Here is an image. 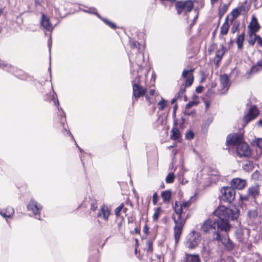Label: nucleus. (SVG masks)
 Masks as SVG:
<instances>
[{
    "label": "nucleus",
    "mask_w": 262,
    "mask_h": 262,
    "mask_svg": "<svg viewBox=\"0 0 262 262\" xmlns=\"http://www.w3.org/2000/svg\"><path fill=\"white\" fill-rule=\"evenodd\" d=\"M194 69L184 70L182 73V78L184 80L186 86H191L194 81L193 72Z\"/></svg>",
    "instance_id": "14"
},
{
    "label": "nucleus",
    "mask_w": 262,
    "mask_h": 262,
    "mask_svg": "<svg viewBox=\"0 0 262 262\" xmlns=\"http://www.w3.org/2000/svg\"><path fill=\"white\" fill-rule=\"evenodd\" d=\"M61 113L60 115L57 117L55 120L54 127L59 132L63 134H68L71 135V134L69 130L67 129V125L66 124V118L65 114L62 108H61Z\"/></svg>",
    "instance_id": "5"
},
{
    "label": "nucleus",
    "mask_w": 262,
    "mask_h": 262,
    "mask_svg": "<svg viewBox=\"0 0 262 262\" xmlns=\"http://www.w3.org/2000/svg\"><path fill=\"white\" fill-rule=\"evenodd\" d=\"M184 262H202L201 259L199 254L185 253L184 258Z\"/></svg>",
    "instance_id": "25"
},
{
    "label": "nucleus",
    "mask_w": 262,
    "mask_h": 262,
    "mask_svg": "<svg viewBox=\"0 0 262 262\" xmlns=\"http://www.w3.org/2000/svg\"><path fill=\"white\" fill-rule=\"evenodd\" d=\"M230 187L234 190H242L245 188L247 185V182L245 180L239 178L232 179L230 182Z\"/></svg>",
    "instance_id": "16"
},
{
    "label": "nucleus",
    "mask_w": 262,
    "mask_h": 262,
    "mask_svg": "<svg viewBox=\"0 0 262 262\" xmlns=\"http://www.w3.org/2000/svg\"><path fill=\"white\" fill-rule=\"evenodd\" d=\"M204 104L205 106V110L208 111L210 107V102L208 100H205L204 101Z\"/></svg>",
    "instance_id": "56"
},
{
    "label": "nucleus",
    "mask_w": 262,
    "mask_h": 262,
    "mask_svg": "<svg viewBox=\"0 0 262 262\" xmlns=\"http://www.w3.org/2000/svg\"><path fill=\"white\" fill-rule=\"evenodd\" d=\"M43 2L44 0H35V4L38 6L41 5Z\"/></svg>",
    "instance_id": "61"
},
{
    "label": "nucleus",
    "mask_w": 262,
    "mask_h": 262,
    "mask_svg": "<svg viewBox=\"0 0 262 262\" xmlns=\"http://www.w3.org/2000/svg\"><path fill=\"white\" fill-rule=\"evenodd\" d=\"M257 124L258 125H260L262 127V119H260L259 120L258 122H257Z\"/></svg>",
    "instance_id": "64"
},
{
    "label": "nucleus",
    "mask_w": 262,
    "mask_h": 262,
    "mask_svg": "<svg viewBox=\"0 0 262 262\" xmlns=\"http://www.w3.org/2000/svg\"><path fill=\"white\" fill-rule=\"evenodd\" d=\"M251 197L248 193L246 195H240V200L243 202L249 201L250 198Z\"/></svg>",
    "instance_id": "48"
},
{
    "label": "nucleus",
    "mask_w": 262,
    "mask_h": 262,
    "mask_svg": "<svg viewBox=\"0 0 262 262\" xmlns=\"http://www.w3.org/2000/svg\"><path fill=\"white\" fill-rule=\"evenodd\" d=\"M110 214L111 211L108 206L105 204H103L98 211L97 216L102 217L105 222H107Z\"/></svg>",
    "instance_id": "19"
},
{
    "label": "nucleus",
    "mask_w": 262,
    "mask_h": 262,
    "mask_svg": "<svg viewBox=\"0 0 262 262\" xmlns=\"http://www.w3.org/2000/svg\"><path fill=\"white\" fill-rule=\"evenodd\" d=\"M239 23L238 21L235 22L231 28V32L233 34H234L236 32L238 31L239 30Z\"/></svg>",
    "instance_id": "45"
},
{
    "label": "nucleus",
    "mask_w": 262,
    "mask_h": 262,
    "mask_svg": "<svg viewBox=\"0 0 262 262\" xmlns=\"http://www.w3.org/2000/svg\"><path fill=\"white\" fill-rule=\"evenodd\" d=\"M175 180V177L173 173L171 172L168 173L167 176L166 178V183H172L174 182Z\"/></svg>",
    "instance_id": "43"
},
{
    "label": "nucleus",
    "mask_w": 262,
    "mask_h": 262,
    "mask_svg": "<svg viewBox=\"0 0 262 262\" xmlns=\"http://www.w3.org/2000/svg\"><path fill=\"white\" fill-rule=\"evenodd\" d=\"M140 227H136L135 229H134V231H132L130 232V233L132 234H138V235H140Z\"/></svg>",
    "instance_id": "53"
},
{
    "label": "nucleus",
    "mask_w": 262,
    "mask_h": 262,
    "mask_svg": "<svg viewBox=\"0 0 262 262\" xmlns=\"http://www.w3.org/2000/svg\"><path fill=\"white\" fill-rule=\"evenodd\" d=\"M245 36V32H243L241 34L239 35L237 37L236 43L237 45V48L238 49H242L243 48Z\"/></svg>",
    "instance_id": "36"
},
{
    "label": "nucleus",
    "mask_w": 262,
    "mask_h": 262,
    "mask_svg": "<svg viewBox=\"0 0 262 262\" xmlns=\"http://www.w3.org/2000/svg\"><path fill=\"white\" fill-rule=\"evenodd\" d=\"M82 205H89L90 206V210L93 212L95 211L98 208L97 201L94 199L90 198L89 200H85Z\"/></svg>",
    "instance_id": "30"
},
{
    "label": "nucleus",
    "mask_w": 262,
    "mask_h": 262,
    "mask_svg": "<svg viewBox=\"0 0 262 262\" xmlns=\"http://www.w3.org/2000/svg\"><path fill=\"white\" fill-rule=\"evenodd\" d=\"M170 139L178 142H181L182 140L181 133L177 127L174 126L170 130Z\"/></svg>",
    "instance_id": "23"
},
{
    "label": "nucleus",
    "mask_w": 262,
    "mask_h": 262,
    "mask_svg": "<svg viewBox=\"0 0 262 262\" xmlns=\"http://www.w3.org/2000/svg\"><path fill=\"white\" fill-rule=\"evenodd\" d=\"M161 212L162 209L160 207H157L155 209V212L152 216V219L154 221L157 222L158 220Z\"/></svg>",
    "instance_id": "41"
},
{
    "label": "nucleus",
    "mask_w": 262,
    "mask_h": 262,
    "mask_svg": "<svg viewBox=\"0 0 262 262\" xmlns=\"http://www.w3.org/2000/svg\"><path fill=\"white\" fill-rule=\"evenodd\" d=\"M258 215L257 209L250 210L248 212V216L251 220L255 219Z\"/></svg>",
    "instance_id": "39"
},
{
    "label": "nucleus",
    "mask_w": 262,
    "mask_h": 262,
    "mask_svg": "<svg viewBox=\"0 0 262 262\" xmlns=\"http://www.w3.org/2000/svg\"><path fill=\"white\" fill-rule=\"evenodd\" d=\"M236 152L240 157L248 158L251 155V150L250 146L247 143L243 142L237 146Z\"/></svg>",
    "instance_id": "11"
},
{
    "label": "nucleus",
    "mask_w": 262,
    "mask_h": 262,
    "mask_svg": "<svg viewBox=\"0 0 262 262\" xmlns=\"http://www.w3.org/2000/svg\"><path fill=\"white\" fill-rule=\"evenodd\" d=\"M224 95V92L219 89H209L207 92V95L209 97H213L215 95Z\"/></svg>",
    "instance_id": "32"
},
{
    "label": "nucleus",
    "mask_w": 262,
    "mask_h": 262,
    "mask_svg": "<svg viewBox=\"0 0 262 262\" xmlns=\"http://www.w3.org/2000/svg\"><path fill=\"white\" fill-rule=\"evenodd\" d=\"M100 18L103 21V22L105 24H106L107 26H108L111 28L115 30L117 28V25L111 21V20H108V19H107L106 18H102L101 17H100Z\"/></svg>",
    "instance_id": "38"
},
{
    "label": "nucleus",
    "mask_w": 262,
    "mask_h": 262,
    "mask_svg": "<svg viewBox=\"0 0 262 262\" xmlns=\"http://www.w3.org/2000/svg\"><path fill=\"white\" fill-rule=\"evenodd\" d=\"M214 214L218 217V219L216 220L217 230L227 233L231 228L229 220H234L237 219L239 215V211L236 210V212H234L233 210L224 206H219L214 211Z\"/></svg>",
    "instance_id": "2"
},
{
    "label": "nucleus",
    "mask_w": 262,
    "mask_h": 262,
    "mask_svg": "<svg viewBox=\"0 0 262 262\" xmlns=\"http://www.w3.org/2000/svg\"><path fill=\"white\" fill-rule=\"evenodd\" d=\"M221 191V195L220 196L221 201L228 203L233 202L235 198V190L230 186L223 187Z\"/></svg>",
    "instance_id": "6"
},
{
    "label": "nucleus",
    "mask_w": 262,
    "mask_h": 262,
    "mask_svg": "<svg viewBox=\"0 0 262 262\" xmlns=\"http://www.w3.org/2000/svg\"><path fill=\"white\" fill-rule=\"evenodd\" d=\"M159 200V196L157 192H155L152 196V203L154 205L157 204Z\"/></svg>",
    "instance_id": "50"
},
{
    "label": "nucleus",
    "mask_w": 262,
    "mask_h": 262,
    "mask_svg": "<svg viewBox=\"0 0 262 262\" xmlns=\"http://www.w3.org/2000/svg\"><path fill=\"white\" fill-rule=\"evenodd\" d=\"M194 134L192 130H190L186 133L185 138L186 139L188 140H191L194 138Z\"/></svg>",
    "instance_id": "46"
},
{
    "label": "nucleus",
    "mask_w": 262,
    "mask_h": 262,
    "mask_svg": "<svg viewBox=\"0 0 262 262\" xmlns=\"http://www.w3.org/2000/svg\"><path fill=\"white\" fill-rule=\"evenodd\" d=\"M129 46L132 50H137L136 53L137 54V56L135 59L132 56V54L130 52L128 53L130 60L133 59L134 62H135L137 65L139 67L142 66L144 62V55L140 51L141 46L140 43L138 41L131 39L129 40Z\"/></svg>",
    "instance_id": "4"
},
{
    "label": "nucleus",
    "mask_w": 262,
    "mask_h": 262,
    "mask_svg": "<svg viewBox=\"0 0 262 262\" xmlns=\"http://www.w3.org/2000/svg\"><path fill=\"white\" fill-rule=\"evenodd\" d=\"M14 213V209L11 206H7L0 211V214L5 218H11Z\"/></svg>",
    "instance_id": "28"
},
{
    "label": "nucleus",
    "mask_w": 262,
    "mask_h": 262,
    "mask_svg": "<svg viewBox=\"0 0 262 262\" xmlns=\"http://www.w3.org/2000/svg\"><path fill=\"white\" fill-rule=\"evenodd\" d=\"M175 9L178 15L184 13L187 15L191 12L194 8L193 0H180L176 1L174 4Z\"/></svg>",
    "instance_id": "3"
},
{
    "label": "nucleus",
    "mask_w": 262,
    "mask_h": 262,
    "mask_svg": "<svg viewBox=\"0 0 262 262\" xmlns=\"http://www.w3.org/2000/svg\"><path fill=\"white\" fill-rule=\"evenodd\" d=\"M248 42L249 45L251 46H253L256 42L257 34L256 33L248 32Z\"/></svg>",
    "instance_id": "35"
},
{
    "label": "nucleus",
    "mask_w": 262,
    "mask_h": 262,
    "mask_svg": "<svg viewBox=\"0 0 262 262\" xmlns=\"http://www.w3.org/2000/svg\"><path fill=\"white\" fill-rule=\"evenodd\" d=\"M146 92V88L143 87L140 84H133V96L136 101H137L140 97L145 96Z\"/></svg>",
    "instance_id": "13"
},
{
    "label": "nucleus",
    "mask_w": 262,
    "mask_h": 262,
    "mask_svg": "<svg viewBox=\"0 0 262 262\" xmlns=\"http://www.w3.org/2000/svg\"><path fill=\"white\" fill-rule=\"evenodd\" d=\"M229 28V15H227L225 18V22L221 27L220 36L226 35L228 33Z\"/></svg>",
    "instance_id": "29"
},
{
    "label": "nucleus",
    "mask_w": 262,
    "mask_h": 262,
    "mask_svg": "<svg viewBox=\"0 0 262 262\" xmlns=\"http://www.w3.org/2000/svg\"><path fill=\"white\" fill-rule=\"evenodd\" d=\"M255 5L258 8L262 6V0L260 1V4H258V0H254Z\"/></svg>",
    "instance_id": "58"
},
{
    "label": "nucleus",
    "mask_w": 262,
    "mask_h": 262,
    "mask_svg": "<svg viewBox=\"0 0 262 262\" xmlns=\"http://www.w3.org/2000/svg\"><path fill=\"white\" fill-rule=\"evenodd\" d=\"M217 228V221H213L211 219L207 220L201 226V230L205 233L209 231L215 229Z\"/></svg>",
    "instance_id": "18"
},
{
    "label": "nucleus",
    "mask_w": 262,
    "mask_h": 262,
    "mask_svg": "<svg viewBox=\"0 0 262 262\" xmlns=\"http://www.w3.org/2000/svg\"><path fill=\"white\" fill-rule=\"evenodd\" d=\"M260 29V25L259 24L257 19L253 16L251 21L248 26V32L257 33Z\"/></svg>",
    "instance_id": "20"
},
{
    "label": "nucleus",
    "mask_w": 262,
    "mask_h": 262,
    "mask_svg": "<svg viewBox=\"0 0 262 262\" xmlns=\"http://www.w3.org/2000/svg\"><path fill=\"white\" fill-rule=\"evenodd\" d=\"M204 88L203 86H199L196 88L195 91L197 93H201L203 91Z\"/></svg>",
    "instance_id": "57"
},
{
    "label": "nucleus",
    "mask_w": 262,
    "mask_h": 262,
    "mask_svg": "<svg viewBox=\"0 0 262 262\" xmlns=\"http://www.w3.org/2000/svg\"><path fill=\"white\" fill-rule=\"evenodd\" d=\"M87 11L91 13L96 14L99 18L100 17V15L97 13V9L95 8H89V10Z\"/></svg>",
    "instance_id": "51"
},
{
    "label": "nucleus",
    "mask_w": 262,
    "mask_h": 262,
    "mask_svg": "<svg viewBox=\"0 0 262 262\" xmlns=\"http://www.w3.org/2000/svg\"><path fill=\"white\" fill-rule=\"evenodd\" d=\"M256 39V41H257L258 46L260 47H262V37L260 35H257Z\"/></svg>",
    "instance_id": "52"
},
{
    "label": "nucleus",
    "mask_w": 262,
    "mask_h": 262,
    "mask_svg": "<svg viewBox=\"0 0 262 262\" xmlns=\"http://www.w3.org/2000/svg\"><path fill=\"white\" fill-rule=\"evenodd\" d=\"M256 144L258 147L262 149V138L258 139L256 141Z\"/></svg>",
    "instance_id": "54"
},
{
    "label": "nucleus",
    "mask_w": 262,
    "mask_h": 262,
    "mask_svg": "<svg viewBox=\"0 0 262 262\" xmlns=\"http://www.w3.org/2000/svg\"><path fill=\"white\" fill-rule=\"evenodd\" d=\"M146 254L147 256L152 254L154 252V243L151 239H148L146 242Z\"/></svg>",
    "instance_id": "34"
},
{
    "label": "nucleus",
    "mask_w": 262,
    "mask_h": 262,
    "mask_svg": "<svg viewBox=\"0 0 262 262\" xmlns=\"http://www.w3.org/2000/svg\"><path fill=\"white\" fill-rule=\"evenodd\" d=\"M200 242V235L199 233L195 234L194 231L189 234L187 241V247L190 249H193L196 247Z\"/></svg>",
    "instance_id": "12"
},
{
    "label": "nucleus",
    "mask_w": 262,
    "mask_h": 262,
    "mask_svg": "<svg viewBox=\"0 0 262 262\" xmlns=\"http://www.w3.org/2000/svg\"><path fill=\"white\" fill-rule=\"evenodd\" d=\"M40 25L47 31H52L53 29L49 18L43 13L41 15Z\"/></svg>",
    "instance_id": "22"
},
{
    "label": "nucleus",
    "mask_w": 262,
    "mask_h": 262,
    "mask_svg": "<svg viewBox=\"0 0 262 262\" xmlns=\"http://www.w3.org/2000/svg\"><path fill=\"white\" fill-rule=\"evenodd\" d=\"M226 51V48L223 45L221 46V48L220 49H219L216 51L215 56L214 58V62L215 64L216 68H219L220 63Z\"/></svg>",
    "instance_id": "21"
},
{
    "label": "nucleus",
    "mask_w": 262,
    "mask_h": 262,
    "mask_svg": "<svg viewBox=\"0 0 262 262\" xmlns=\"http://www.w3.org/2000/svg\"><path fill=\"white\" fill-rule=\"evenodd\" d=\"M254 168L253 162L251 161H247L243 166V169L246 172L252 171Z\"/></svg>",
    "instance_id": "37"
},
{
    "label": "nucleus",
    "mask_w": 262,
    "mask_h": 262,
    "mask_svg": "<svg viewBox=\"0 0 262 262\" xmlns=\"http://www.w3.org/2000/svg\"><path fill=\"white\" fill-rule=\"evenodd\" d=\"M210 3L212 5H214V4H217L220 1V0H210Z\"/></svg>",
    "instance_id": "62"
},
{
    "label": "nucleus",
    "mask_w": 262,
    "mask_h": 262,
    "mask_svg": "<svg viewBox=\"0 0 262 262\" xmlns=\"http://www.w3.org/2000/svg\"><path fill=\"white\" fill-rule=\"evenodd\" d=\"M128 211L127 207L125 206V204L122 203L120 205L115 209V214L117 217L120 216L121 212L122 211L124 213L126 214Z\"/></svg>",
    "instance_id": "31"
},
{
    "label": "nucleus",
    "mask_w": 262,
    "mask_h": 262,
    "mask_svg": "<svg viewBox=\"0 0 262 262\" xmlns=\"http://www.w3.org/2000/svg\"><path fill=\"white\" fill-rule=\"evenodd\" d=\"M172 193L170 190L163 191L161 193V197L164 203L169 202L171 199Z\"/></svg>",
    "instance_id": "33"
},
{
    "label": "nucleus",
    "mask_w": 262,
    "mask_h": 262,
    "mask_svg": "<svg viewBox=\"0 0 262 262\" xmlns=\"http://www.w3.org/2000/svg\"><path fill=\"white\" fill-rule=\"evenodd\" d=\"M155 93H156V91L155 89H150L148 91V93L145 94V98H146V100L149 102V105H150L152 103L151 101L150 96H154L155 94Z\"/></svg>",
    "instance_id": "40"
},
{
    "label": "nucleus",
    "mask_w": 262,
    "mask_h": 262,
    "mask_svg": "<svg viewBox=\"0 0 262 262\" xmlns=\"http://www.w3.org/2000/svg\"><path fill=\"white\" fill-rule=\"evenodd\" d=\"M27 210L31 212V215L34 216L37 219L40 217V212L42 206L34 199H31L27 206Z\"/></svg>",
    "instance_id": "7"
},
{
    "label": "nucleus",
    "mask_w": 262,
    "mask_h": 262,
    "mask_svg": "<svg viewBox=\"0 0 262 262\" xmlns=\"http://www.w3.org/2000/svg\"><path fill=\"white\" fill-rule=\"evenodd\" d=\"M220 80L222 87L221 90L224 92V94H225L230 86L229 76L226 74L221 75L220 77Z\"/></svg>",
    "instance_id": "17"
},
{
    "label": "nucleus",
    "mask_w": 262,
    "mask_h": 262,
    "mask_svg": "<svg viewBox=\"0 0 262 262\" xmlns=\"http://www.w3.org/2000/svg\"><path fill=\"white\" fill-rule=\"evenodd\" d=\"M134 219H133V217H131V218H130V219H128V223H133V222L134 221Z\"/></svg>",
    "instance_id": "63"
},
{
    "label": "nucleus",
    "mask_w": 262,
    "mask_h": 262,
    "mask_svg": "<svg viewBox=\"0 0 262 262\" xmlns=\"http://www.w3.org/2000/svg\"><path fill=\"white\" fill-rule=\"evenodd\" d=\"M192 198L188 201H176L173 205L174 213L171 217L174 223L173 236L176 246L179 243L186 221L190 216L189 209L192 204Z\"/></svg>",
    "instance_id": "1"
},
{
    "label": "nucleus",
    "mask_w": 262,
    "mask_h": 262,
    "mask_svg": "<svg viewBox=\"0 0 262 262\" xmlns=\"http://www.w3.org/2000/svg\"><path fill=\"white\" fill-rule=\"evenodd\" d=\"M259 115V111L255 105L252 106L247 114L244 117V121L246 124L255 119Z\"/></svg>",
    "instance_id": "15"
},
{
    "label": "nucleus",
    "mask_w": 262,
    "mask_h": 262,
    "mask_svg": "<svg viewBox=\"0 0 262 262\" xmlns=\"http://www.w3.org/2000/svg\"><path fill=\"white\" fill-rule=\"evenodd\" d=\"M249 11V8L243 5L238 6L233 9L230 12L231 18L230 21L232 23L235 19L238 18L241 15H246Z\"/></svg>",
    "instance_id": "10"
},
{
    "label": "nucleus",
    "mask_w": 262,
    "mask_h": 262,
    "mask_svg": "<svg viewBox=\"0 0 262 262\" xmlns=\"http://www.w3.org/2000/svg\"><path fill=\"white\" fill-rule=\"evenodd\" d=\"M262 70V59L257 61L255 64L252 66L250 71L247 73L248 75L255 74Z\"/></svg>",
    "instance_id": "27"
},
{
    "label": "nucleus",
    "mask_w": 262,
    "mask_h": 262,
    "mask_svg": "<svg viewBox=\"0 0 262 262\" xmlns=\"http://www.w3.org/2000/svg\"><path fill=\"white\" fill-rule=\"evenodd\" d=\"M149 228L148 227V225L147 223L145 224L143 228V232L144 234V238H146L149 234ZM142 238H144V237H142Z\"/></svg>",
    "instance_id": "47"
},
{
    "label": "nucleus",
    "mask_w": 262,
    "mask_h": 262,
    "mask_svg": "<svg viewBox=\"0 0 262 262\" xmlns=\"http://www.w3.org/2000/svg\"><path fill=\"white\" fill-rule=\"evenodd\" d=\"M215 234L216 237L214 238V240L222 242L228 251H231L234 249V244L230 239L228 232L226 233V236L225 237H222L219 231L215 232Z\"/></svg>",
    "instance_id": "8"
},
{
    "label": "nucleus",
    "mask_w": 262,
    "mask_h": 262,
    "mask_svg": "<svg viewBox=\"0 0 262 262\" xmlns=\"http://www.w3.org/2000/svg\"><path fill=\"white\" fill-rule=\"evenodd\" d=\"M199 102L195 101H191L189 102L186 105V109H189L191 107L196 106L198 104Z\"/></svg>",
    "instance_id": "49"
},
{
    "label": "nucleus",
    "mask_w": 262,
    "mask_h": 262,
    "mask_svg": "<svg viewBox=\"0 0 262 262\" xmlns=\"http://www.w3.org/2000/svg\"><path fill=\"white\" fill-rule=\"evenodd\" d=\"M243 135L240 133H233L229 134L226 139V145L228 146H237L243 142Z\"/></svg>",
    "instance_id": "9"
},
{
    "label": "nucleus",
    "mask_w": 262,
    "mask_h": 262,
    "mask_svg": "<svg viewBox=\"0 0 262 262\" xmlns=\"http://www.w3.org/2000/svg\"><path fill=\"white\" fill-rule=\"evenodd\" d=\"M44 100L45 101L50 102L51 101H53L54 105L57 106L58 109L59 110V102L57 98V96L56 94H55L54 93H50V94H47L45 96Z\"/></svg>",
    "instance_id": "26"
},
{
    "label": "nucleus",
    "mask_w": 262,
    "mask_h": 262,
    "mask_svg": "<svg viewBox=\"0 0 262 262\" xmlns=\"http://www.w3.org/2000/svg\"><path fill=\"white\" fill-rule=\"evenodd\" d=\"M158 108L160 111L163 110L167 106V101L163 98L158 103Z\"/></svg>",
    "instance_id": "42"
},
{
    "label": "nucleus",
    "mask_w": 262,
    "mask_h": 262,
    "mask_svg": "<svg viewBox=\"0 0 262 262\" xmlns=\"http://www.w3.org/2000/svg\"><path fill=\"white\" fill-rule=\"evenodd\" d=\"M190 86H186V83H183L180 87V89L178 93V95L179 96H182L186 92V88L187 87H189Z\"/></svg>",
    "instance_id": "44"
},
{
    "label": "nucleus",
    "mask_w": 262,
    "mask_h": 262,
    "mask_svg": "<svg viewBox=\"0 0 262 262\" xmlns=\"http://www.w3.org/2000/svg\"><path fill=\"white\" fill-rule=\"evenodd\" d=\"M247 193L252 199H255L260 194V185L255 184L250 186L247 190Z\"/></svg>",
    "instance_id": "24"
},
{
    "label": "nucleus",
    "mask_w": 262,
    "mask_h": 262,
    "mask_svg": "<svg viewBox=\"0 0 262 262\" xmlns=\"http://www.w3.org/2000/svg\"><path fill=\"white\" fill-rule=\"evenodd\" d=\"M209 89H218L217 88V83L216 82H211L210 84V88Z\"/></svg>",
    "instance_id": "59"
},
{
    "label": "nucleus",
    "mask_w": 262,
    "mask_h": 262,
    "mask_svg": "<svg viewBox=\"0 0 262 262\" xmlns=\"http://www.w3.org/2000/svg\"><path fill=\"white\" fill-rule=\"evenodd\" d=\"M126 206H130L132 208L133 207V203L132 202V201H130V200L129 199V198H128L126 201H125V204H124Z\"/></svg>",
    "instance_id": "55"
},
{
    "label": "nucleus",
    "mask_w": 262,
    "mask_h": 262,
    "mask_svg": "<svg viewBox=\"0 0 262 262\" xmlns=\"http://www.w3.org/2000/svg\"><path fill=\"white\" fill-rule=\"evenodd\" d=\"M258 176L259 172L257 170H256L252 174V177L254 178H257L258 177Z\"/></svg>",
    "instance_id": "60"
}]
</instances>
